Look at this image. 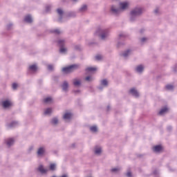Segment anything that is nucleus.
I'll return each instance as SVG.
<instances>
[{"label":"nucleus","instance_id":"1","mask_svg":"<svg viewBox=\"0 0 177 177\" xmlns=\"http://www.w3.org/2000/svg\"><path fill=\"white\" fill-rule=\"evenodd\" d=\"M143 14V8L140 7H136L131 10L130 12V21L133 22L138 19L139 16H142Z\"/></svg>","mask_w":177,"mask_h":177},{"label":"nucleus","instance_id":"2","mask_svg":"<svg viewBox=\"0 0 177 177\" xmlns=\"http://www.w3.org/2000/svg\"><path fill=\"white\" fill-rule=\"evenodd\" d=\"M95 35L100 37L101 39L104 41L109 38V35H110V30L107 28H98L95 32Z\"/></svg>","mask_w":177,"mask_h":177},{"label":"nucleus","instance_id":"3","mask_svg":"<svg viewBox=\"0 0 177 177\" xmlns=\"http://www.w3.org/2000/svg\"><path fill=\"white\" fill-rule=\"evenodd\" d=\"M80 67V65L78 64H73L67 67H64L62 68V72H64V74H70V73H73L74 70H77Z\"/></svg>","mask_w":177,"mask_h":177},{"label":"nucleus","instance_id":"4","mask_svg":"<svg viewBox=\"0 0 177 177\" xmlns=\"http://www.w3.org/2000/svg\"><path fill=\"white\" fill-rule=\"evenodd\" d=\"M111 13L114 15V16H117V15L121 13V9L115 6H112L111 7Z\"/></svg>","mask_w":177,"mask_h":177},{"label":"nucleus","instance_id":"5","mask_svg":"<svg viewBox=\"0 0 177 177\" xmlns=\"http://www.w3.org/2000/svg\"><path fill=\"white\" fill-rule=\"evenodd\" d=\"M106 86H109V81L104 79L100 81V86L98 87V89H100V91H102L103 88H106Z\"/></svg>","mask_w":177,"mask_h":177},{"label":"nucleus","instance_id":"6","mask_svg":"<svg viewBox=\"0 0 177 177\" xmlns=\"http://www.w3.org/2000/svg\"><path fill=\"white\" fill-rule=\"evenodd\" d=\"M131 54H132V50L128 49V50L124 51L123 53H122L120 54V56H122L124 59H127L129 56H131Z\"/></svg>","mask_w":177,"mask_h":177},{"label":"nucleus","instance_id":"7","mask_svg":"<svg viewBox=\"0 0 177 177\" xmlns=\"http://www.w3.org/2000/svg\"><path fill=\"white\" fill-rule=\"evenodd\" d=\"M120 11L121 10H126V9H128V7L129 6V3L124 1L120 3Z\"/></svg>","mask_w":177,"mask_h":177},{"label":"nucleus","instance_id":"8","mask_svg":"<svg viewBox=\"0 0 177 177\" xmlns=\"http://www.w3.org/2000/svg\"><path fill=\"white\" fill-rule=\"evenodd\" d=\"M2 106H3V109H9V107H10V106H12V102H10V100H6L2 102Z\"/></svg>","mask_w":177,"mask_h":177},{"label":"nucleus","instance_id":"9","mask_svg":"<svg viewBox=\"0 0 177 177\" xmlns=\"http://www.w3.org/2000/svg\"><path fill=\"white\" fill-rule=\"evenodd\" d=\"M88 10V6L86 4H83L79 9L78 13H85Z\"/></svg>","mask_w":177,"mask_h":177},{"label":"nucleus","instance_id":"10","mask_svg":"<svg viewBox=\"0 0 177 177\" xmlns=\"http://www.w3.org/2000/svg\"><path fill=\"white\" fill-rule=\"evenodd\" d=\"M62 91L64 92H68V82L64 81L63 84H62Z\"/></svg>","mask_w":177,"mask_h":177},{"label":"nucleus","instance_id":"11","mask_svg":"<svg viewBox=\"0 0 177 177\" xmlns=\"http://www.w3.org/2000/svg\"><path fill=\"white\" fill-rule=\"evenodd\" d=\"M37 153L39 157H42V156H44V154L45 153V147H39L37 150Z\"/></svg>","mask_w":177,"mask_h":177},{"label":"nucleus","instance_id":"12","mask_svg":"<svg viewBox=\"0 0 177 177\" xmlns=\"http://www.w3.org/2000/svg\"><path fill=\"white\" fill-rule=\"evenodd\" d=\"M57 13H58V15H59V19H58V21L59 22V23H62V19H63V13H64V12H63V10H62L61 8H58L57 10Z\"/></svg>","mask_w":177,"mask_h":177},{"label":"nucleus","instance_id":"13","mask_svg":"<svg viewBox=\"0 0 177 177\" xmlns=\"http://www.w3.org/2000/svg\"><path fill=\"white\" fill-rule=\"evenodd\" d=\"M143 70H145V67L143 66V65H138L135 68L136 73H138L139 74H142V73H143Z\"/></svg>","mask_w":177,"mask_h":177},{"label":"nucleus","instance_id":"14","mask_svg":"<svg viewBox=\"0 0 177 177\" xmlns=\"http://www.w3.org/2000/svg\"><path fill=\"white\" fill-rule=\"evenodd\" d=\"M129 92L131 93V95H133V96H135V97H139V93L136 89L131 88L130 89Z\"/></svg>","mask_w":177,"mask_h":177},{"label":"nucleus","instance_id":"15","mask_svg":"<svg viewBox=\"0 0 177 177\" xmlns=\"http://www.w3.org/2000/svg\"><path fill=\"white\" fill-rule=\"evenodd\" d=\"M6 145L8 146V147H10V146H13L15 145V139L14 138H8L6 140Z\"/></svg>","mask_w":177,"mask_h":177},{"label":"nucleus","instance_id":"16","mask_svg":"<svg viewBox=\"0 0 177 177\" xmlns=\"http://www.w3.org/2000/svg\"><path fill=\"white\" fill-rule=\"evenodd\" d=\"M38 171L41 174H46L48 172V169L44 168V165H40L38 167Z\"/></svg>","mask_w":177,"mask_h":177},{"label":"nucleus","instance_id":"17","mask_svg":"<svg viewBox=\"0 0 177 177\" xmlns=\"http://www.w3.org/2000/svg\"><path fill=\"white\" fill-rule=\"evenodd\" d=\"M153 150L155 153H160V151L162 150V147H161V145H156L153 147Z\"/></svg>","mask_w":177,"mask_h":177},{"label":"nucleus","instance_id":"18","mask_svg":"<svg viewBox=\"0 0 177 177\" xmlns=\"http://www.w3.org/2000/svg\"><path fill=\"white\" fill-rule=\"evenodd\" d=\"M19 125V122L16 121H13L9 124H8V128H15Z\"/></svg>","mask_w":177,"mask_h":177},{"label":"nucleus","instance_id":"19","mask_svg":"<svg viewBox=\"0 0 177 177\" xmlns=\"http://www.w3.org/2000/svg\"><path fill=\"white\" fill-rule=\"evenodd\" d=\"M24 21L29 24L31 23L32 21V17H31V15H26L24 18Z\"/></svg>","mask_w":177,"mask_h":177},{"label":"nucleus","instance_id":"20","mask_svg":"<svg viewBox=\"0 0 177 177\" xmlns=\"http://www.w3.org/2000/svg\"><path fill=\"white\" fill-rule=\"evenodd\" d=\"M71 117H73V114H71V113H66L64 115L63 118L64 120H70Z\"/></svg>","mask_w":177,"mask_h":177},{"label":"nucleus","instance_id":"21","mask_svg":"<svg viewBox=\"0 0 177 177\" xmlns=\"http://www.w3.org/2000/svg\"><path fill=\"white\" fill-rule=\"evenodd\" d=\"M66 43V41L63 39H59L57 41V44L59 45V46H60V48H62L63 46H64V44Z\"/></svg>","mask_w":177,"mask_h":177},{"label":"nucleus","instance_id":"22","mask_svg":"<svg viewBox=\"0 0 177 177\" xmlns=\"http://www.w3.org/2000/svg\"><path fill=\"white\" fill-rule=\"evenodd\" d=\"M30 71L35 72L37 70H38V67L37 66V64L30 65L29 66Z\"/></svg>","mask_w":177,"mask_h":177},{"label":"nucleus","instance_id":"23","mask_svg":"<svg viewBox=\"0 0 177 177\" xmlns=\"http://www.w3.org/2000/svg\"><path fill=\"white\" fill-rule=\"evenodd\" d=\"M120 171H121V168L120 167H113L111 169V172H112L113 174H118Z\"/></svg>","mask_w":177,"mask_h":177},{"label":"nucleus","instance_id":"24","mask_svg":"<svg viewBox=\"0 0 177 177\" xmlns=\"http://www.w3.org/2000/svg\"><path fill=\"white\" fill-rule=\"evenodd\" d=\"M167 111H168V108H167V106H165L159 111V115H162L165 114V113H167Z\"/></svg>","mask_w":177,"mask_h":177},{"label":"nucleus","instance_id":"25","mask_svg":"<svg viewBox=\"0 0 177 177\" xmlns=\"http://www.w3.org/2000/svg\"><path fill=\"white\" fill-rule=\"evenodd\" d=\"M51 124L53 125H57V124H59V119H57V118H53L51 120Z\"/></svg>","mask_w":177,"mask_h":177},{"label":"nucleus","instance_id":"26","mask_svg":"<svg viewBox=\"0 0 177 177\" xmlns=\"http://www.w3.org/2000/svg\"><path fill=\"white\" fill-rule=\"evenodd\" d=\"M73 85L75 86H80V85H81V81H80L77 79H74L73 80Z\"/></svg>","mask_w":177,"mask_h":177},{"label":"nucleus","instance_id":"27","mask_svg":"<svg viewBox=\"0 0 177 177\" xmlns=\"http://www.w3.org/2000/svg\"><path fill=\"white\" fill-rule=\"evenodd\" d=\"M45 115H49L50 114H52V109L48 108L44 111Z\"/></svg>","mask_w":177,"mask_h":177},{"label":"nucleus","instance_id":"28","mask_svg":"<svg viewBox=\"0 0 177 177\" xmlns=\"http://www.w3.org/2000/svg\"><path fill=\"white\" fill-rule=\"evenodd\" d=\"M102 153V148L101 147H95V154L99 156Z\"/></svg>","mask_w":177,"mask_h":177},{"label":"nucleus","instance_id":"29","mask_svg":"<svg viewBox=\"0 0 177 177\" xmlns=\"http://www.w3.org/2000/svg\"><path fill=\"white\" fill-rule=\"evenodd\" d=\"M166 89H167V91H174V85L172 84L166 85Z\"/></svg>","mask_w":177,"mask_h":177},{"label":"nucleus","instance_id":"30","mask_svg":"<svg viewBox=\"0 0 177 177\" xmlns=\"http://www.w3.org/2000/svg\"><path fill=\"white\" fill-rule=\"evenodd\" d=\"M90 131L91 132H97V127L96 126H93L90 127Z\"/></svg>","mask_w":177,"mask_h":177},{"label":"nucleus","instance_id":"31","mask_svg":"<svg viewBox=\"0 0 177 177\" xmlns=\"http://www.w3.org/2000/svg\"><path fill=\"white\" fill-rule=\"evenodd\" d=\"M50 171H55L56 169V164L52 163L50 165Z\"/></svg>","mask_w":177,"mask_h":177},{"label":"nucleus","instance_id":"32","mask_svg":"<svg viewBox=\"0 0 177 177\" xmlns=\"http://www.w3.org/2000/svg\"><path fill=\"white\" fill-rule=\"evenodd\" d=\"M85 80L87 81V82H92V81H93V77H92L91 76H87L85 78Z\"/></svg>","mask_w":177,"mask_h":177},{"label":"nucleus","instance_id":"33","mask_svg":"<svg viewBox=\"0 0 177 177\" xmlns=\"http://www.w3.org/2000/svg\"><path fill=\"white\" fill-rule=\"evenodd\" d=\"M97 68L95 67H88L86 71H96Z\"/></svg>","mask_w":177,"mask_h":177},{"label":"nucleus","instance_id":"34","mask_svg":"<svg viewBox=\"0 0 177 177\" xmlns=\"http://www.w3.org/2000/svg\"><path fill=\"white\" fill-rule=\"evenodd\" d=\"M52 102V97H48L44 99V103H51Z\"/></svg>","mask_w":177,"mask_h":177},{"label":"nucleus","instance_id":"35","mask_svg":"<svg viewBox=\"0 0 177 177\" xmlns=\"http://www.w3.org/2000/svg\"><path fill=\"white\" fill-rule=\"evenodd\" d=\"M60 53H66L67 52V48L61 47L59 49Z\"/></svg>","mask_w":177,"mask_h":177},{"label":"nucleus","instance_id":"36","mask_svg":"<svg viewBox=\"0 0 177 177\" xmlns=\"http://www.w3.org/2000/svg\"><path fill=\"white\" fill-rule=\"evenodd\" d=\"M12 27H13V24H9L7 25L6 28L7 30H12Z\"/></svg>","mask_w":177,"mask_h":177},{"label":"nucleus","instance_id":"37","mask_svg":"<svg viewBox=\"0 0 177 177\" xmlns=\"http://www.w3.org/2000/svg\"><path fill=\"white\" fill-rule=\"evenodd\" d=\"M147 41V38H146V37H142L140 39L141 44H145V42Z\"/></svg>","mask_w":177,"mask_h":177},{"label":"nucleus","instance_id":"38","mask_svg":"<svg viewBox=\"0 0 177 177\" xmlns=\"http://www.w3.org/2000/svg\"><path fill=\"white\" fill-rule=\"evenodd\" d=\"M51 32H54V34H60V31L59 30V29L52 30Z\"/></svg>","mask_w":177,"mask_h":177},{"label":"nucleus","instance_id":"39","mask_svg":"<svg viewBox=\"0 0 177 177\" xmlns=\"http://www.w3.org/2000/svg\"><path fill=\"white\" fill-rule=\"evenodd\" d=\"M68 16V17H75V12H70Z\"/></svg>","mask_w":177,"mask_h":177},{"label":"nucleus","instance_id":"40","mask_svg":"<svg viewBox=\"0 0 177 177\" xmlns=\"http://www.w3.org/2000/svg\"><path fill=\"white\" fill-rule=\"evenodd\" d=\"M48 70H49V71H53V65H48Z\"/></svg>","mask_w":177,"mask_h":177},{"label":"nucleus","instance_id":"41","mask_svg":"<svg viewBox=\"0 0 177 177\" xmlns=\"http://www.w3.org/2000/svg\"><path fill=\"white\" fill-rule=\"evenodd\" d=\"M95 60H102V55H96Z\"/></svg>","mask_w":177,"mask_h":177},{"label":"nucleus","instance_id":"42","mask_svg":"<svg viewBox=\"0 0 177 177\" xmlns=\"http://www.w3.org/2000/svg\"><path fill=\"white\" fill-rule=\"evenodd\" d=\"M12 89H17V84L16 83L12 84Z\"/></svg>","mask_w":177,"mask_h":177},{"label":"nucleus","instance_id":"43","mask_svg":"<svg viewBox=\"0 0 177 177\" xmlns=\"http://www.w3.org/2000/svg\"><path fill=\"white\" fill-rule=\"evenodd\" d=\"M119 37H120V38H122V37L124 38V37H126V35L124 33H121L119 35Z\"/></svg>","mask_w":177,"mask_h":177},{"label":"nucleus","instance_id":"44","mask_svg":"<svg viewBox=\"0 0 177 177\" xmlns=\"http://www.w3.org/2000/svg\"><path fill=\"white\" fill-rule=\"evenodd\" d=\"M49 10H50V6H46V12H49Z\"/></svg>","mask_w":177,"mask_h":177},{"label":"nucleus","instance_id":"45","mask_svg":"<svg viewBox=\"0 0 177 177\" xmlns=\"http://www.w3.org/2000/svg\"><path fill=\"white\" fill-rule=\"evenodd\" d=\"M127 176H128V177L132 176V173H131V171H128V172L127 173Z\"/></svg>","mask_w":177,"mask_h":177},{"label":"nucleus","instance_id":"46","mask_svg":"<svg viewBox=\"0 0 177 177\" xmlns=\"http://www.w3.org/2000/svg\"><path fill=\"white\" fill-rule=\"evenodd\" d=\"M121 45H124V43L118 42L117 44L118 48H120V46H121Z\"/></svg>","mask_w":177,"mask_h":177},{"label":"nucleus","instance_id":"47","mask_svg":"<svg viewBox=\"0 0 177 177\" xmlns=\"http://www.w3.org/2000/svg\"><path fill=\"white\" fill-rule=\"evenodd\" d=\"M154 13L155 15H158V8L155 9Z\"/></svg>","mask_w":177,"mask_h":177},{"label":"nucleus","instance_id":"48","mask_svg":"<svg viewBox=\"0 0 177 177\" xmlns=\"http://www.w3.org/2000/svg\"><path fill=\"white\" fill-rule=\"evenodd\" d=\"M167 129H168V131H171V130L172 129V127L169 126V127H167Z\"/></svg>","mask_w":177,"mask_h":177},{"label":"nucleus","instance_id":"49","mask_svg":"<svg viewBox=\"0 0 177 177\" xmlns=\"http://www.w3.org/2000/svg\"><path fill=\"white\" fill-rule=\"evenodd\" d=\"M74 92H75V93H80V92H81V91L80 90H77V91H75Z\"/></svg>","mask_w":177,"mask_h":177},{"label":"nucleus","instance_id":"50","mask_svg":"<svg viewBox=\"0 0 177 177\" xmlns=\"http://www.w3.org/2000/svg\"><path fill=\"white\" fill-rule=\"evenodd\" d=\"M73 1V2H77L78 1V0H72Z\"/></svg>","mask_w":177,"mask_h":177},{"label":"nucleus","instance_id":"51","mask_svg":"<svg viewBox=\"0 0 177 177\" xmlns=\"http://www.w3.org/2000/svg\"><path fill=\"white\" fill-rule=\"evenodd\" d=\"M153 174H154L155 175H156L157 171H153Z\"/></svg>","mask_w":177,"mask_h":177},{"label":"nucleus","instance_id":"52","mask_svg":"<svg viewBox=\"0 0 177 177\" xmlns=\"http://www.w3.org/2000/svg\"><path fill=\"white\" fill-rule=\"evenodd\" d=\"M143 31H145V30L142 29V30H140V32L142 33V32H143Z\"/></svg>","mask_w":177,"mask_h":177},{"label":"nucleus","instance_id":"53","mask_svg":"<svg viewBox=\"0 0 177 177\" xmlns=\"http://www.w3.org/2000/svg\"><path fill=\"white\" fill-rule=\"evenodd\" d=\"M75 49H78V46H75Z\"/></svg>","mask_w":177,"mask_h":177},{"label":"nucleus","instance_id":"54","mask_svg":"<svg viewBox=\"0 0 177 177\" xmlns=\"http://www.w3.org/2000/svg\"><path fill=\"white\" fill-rule=\"evenodd\" d=\"M109 109H110V106H108V110H109Z\"/></svg>","mask_w":177,"mask_h":177}]
</instances>
